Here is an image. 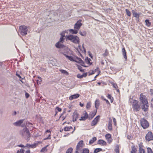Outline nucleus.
Listing matches in <instances>:
<instances>
[{"instance_id":"2f4dec72","label":"nucleus","mask_w":153,"mask_h":153,"mask_svg":"<svg viewBox=\"0 0 153 153\" xmlns=\"http://www.w3.org/2000/svg\"><path fill=\"white\" fill-rule=\"evenodd\" d=\"M134 101H137V100L133 99V97H132V98L130 97L129 100V102L132 104H134Z\"/></svg>"},{"instance_id":"e433bc0d","label":"nucleus","mask_w":153,"mask_h":153,"mask_svg":"<svg viewBox=\"0 0 153 153\" xmlns=\"http://www.w3.org/2000/svg\"><path fill=\"white\" fill-rule=\"evenodd\" d=\"M107 97L110 100L111 102H112L113 100V98L111 96V95L109 94H108L107 95Z\"/></svg>"},{"instance_id":"7ed1b4c3","label":"nucleus","mask_w":153,"mask_h":153,"mask_svg":"<svg viewBox=\"0 0 153 153\" xmlns=\"http://www.w3.org/2000/svg\"><path fill=\"white\" fill-rule=\"evenodd\" d=\"M64 50L62 51V53L69 60H72V51L67 47H65Z\"/></svg>"},{"instance_id":"423d86ee","label":"nucleus","mask_w":153,"mask_h":153,"mask_svg":"<svg viewBox=\"0 0 153 153\" xmlns=\"http://www.w3.org/2000/svg\"><path fill=\"white\" fill-rule=\"evenodd\" d=\"M139 103L137 101H134V104H132V108L134 111H137L140 109V106Z\"/></svg>"},{"instance_id":"c9c22d12","label":"nucleus","mask_w":153,"mask_h":153,"mask_svg":"<svg viewBox=\"0 0 153 153\" xmlns=\"http://www.w3.org/2000/svg\"><path fill=\"white\" fill-rule=\"evenodd\" d=\"M96 140L97 138L96 137H93L92 139L90 140L89 142V144H92Z\"/></svg>"},{"instance_id":"cd10ccee","label":"nucleus","mask_w":153,"mask_h":153,"mask_svg":"<svg viewBox=\"0 0 153 153\" xmlns=\"http://www.w3.org/2000/svg\"><path fill=\"white\" fill-rule=\"evenodd\" d=\"M78 30L76 29L74 30L71 29L69 30V31L71 33L73 34H76L78 33Z\"/></svg>"},{"instance_id":"4be33fe9","label":"nucleus","mask_w":153,"mask_h":153,"mask_svg":"<svg viewBox=\"0 0 153 153\" xmlns=\"http://www.w3.org/2000/svg\"><path fill=\"white\" fill-rule=\"evenodd\" d=\"M85 61L89 65H91L92 64L91 60L90 58L88 57L85 58Z\"/></svg>"},{"instance_id":"2eb2a0df","label":"nucleus","mask_w":153,"mask_h":153,"mask_svg":"<svg viewBox=\"0 0 153 153\" xmlns=\"http://www.w3.org/2000/svg\"><path fill=\"white\" fill-rule=\"evenodd\" d=\"M112 119L111 118H109V119L108 123V129L110 131H111L112 129Z\"/></svg>"},{"instance_id":"dca6fc26","label":"nucleus","mask_w":153,"mask_h":153,"mask_svg":"<svg viewBox=\"0 0 153 153\" xmlns=\"http://www.w3.org/2000/svg\"><path fill=\"white\" fill-rule=\"evenodd\" d=\"M79 114L75 112L73 116V121L74 122L76 121L78 117Z\"/></svg>"},{"instance_id":"f704fd0d","label":"nucleus","mask_w":153,"mask_h":153,"mask_svg":"<svg viewBox=\"0 0 153 153\" xmlns=\"http://www.w3.org/2000/svg\"><path fill=\"white\" fill-rule=\"evenodd\" d=\"M137 151V149L134 146H132L131 147V153H136Z\"/></svg>"},{"instance_id":"79ce46f5","label":"nucleus","mask_w":153,"mask_h":153,"mask_svg":"<svg viewBox=\"0 0 153 153\" xmlns=\"http://www.w3.org/2000/svg\"><path fill=\"white\" fill-rule=\"evenodd\" d=\"M105 137L107 140L108 139H110V138H111V135L109 134H107L105 136Z\"/></svg>"},{"instance_id":"9d476101","label":"nucleus","mask_w":153,"mask_h":153,"mask_svg":"<svg viewBox=\"0 0 153 153\" xmlns=\"http://www.w3.org/2000/svg\"><path fill=\"white\" fill-rule=\"evenodd\" d=\"M140 102L143 104L148 103V101L146 97L141 94L140 95Z\"/></svg>"},{"instance_id":"6e6d98bb","label":"nucleus","mask_w":153,"mask_h":153,"mask_svg":"<svg viewBox=\"0 0 153 153\" xmlns=\"http://www.w3.org/2000/svg\"><path fill=\"white\" fill-rule=\"evenodd\" d=\"M45 23H50V22H51V21L49 20V19L48 18V19H47L45 21Z\"/></svg>"},{"instance_id":"680f3d73","label":"nucleus","mask_w":153,"mask_h":153,"mask_svg":"<svg viewBox=\"0 0 153 153\" xmlns=\"http://www.w3.org/2000/svg\"><path fill=\"white\" fill-rule=\"evenodd\" d=\"M107 51H105V53L103 54V55L104 56H107Z\"/></svg>"},{"instance_id":"4468645a","label":"nucleus","mask_w":153,"mask_h":153,"mask_svg":"<svg viewBox=\"0 0 153 153\" xmlns=\"http://www.w3.org/2000/svg\"><path fill=\"white\" fill-rule=\"evenodd\" d=\"M83 141L82 140L80 141L78 143L76 148V150L77 151L79 149V148H82L83 146Z\"/></svg>"},{"instance_id":"4c0bfd02","label":"nucleus","mask_w":153,"mask_h":153,"mask_svg":"<svg viewBox=\"0 0 153 153\" xmlns=\"http://www.w3.org/2000/svg\"><path fill=\"white\" fill-rule=\"evenodd\" d=\"M102 150V149L101 148H97L95 149L94 152V153H97L98 152Z\"/></svg>"},{"instance_id":"69168bd1","label":"nucleus","mask_w":153,"mask_h":153,"mask_svg":"<svg viewBox=\"0 0 153 153\" xmlns=\"http://www.w3.org/2000/svg\"><path fill=\"white\" fill-rule=\"evenodd\" d=\"M16 75L17 76H18L20 78V79H22L21 77L20 76V75L19 74H18L17 73L16 74Z\"/></svg>"},{"instance_id":"393cba45","label":"nucleus","mask_w":153,"mask_h":153,"mask_svg":"<svg viewBox=\"0 0 153 153\" xmlns=\"http://www.w3.org/2000/svg\"><path fill=\"white\" fill-rule=\"evenodd\" d=\"M100 105V101L98 99L96 100L95 102V106L97 109H98Z\"/></svg>"},{"instance_id":"a878e982","label":"nucleus","mask_w":153,"mask_h":153,"mask_svg":"<svg viewBox=\"0 0 153 153\" xmlns=\"http://www.w3.org/2000/svg\"><path fill=\"white\" fill-rule=\"evenodd\" d=\"M139 153H145L144 150L143 148V146L140 144L139 145Z\"/></svg>"},{"instance_id":"a211bd4d","label":"nucleus","mask_w":153,"mask_h":153,"mask_svg":"<svg viewBox=\"0 0 153 153\" xmlns=\"http://www.w3.org/2000/svg\"><path fill=\"white\" fill-rule=\"evenodd\" d=\"M142 109L144 111H146L148 110L149 105L148 103L143 104Z\"/></svg>"},{"instance_id":"5fc2aeb1","label":"nucleus","mask_w":153,"mask_h":153,"mask_svg":"<svg viewBox=\"0 0 153 153\" xmlns=\"http://www.w3.org/2000/svg\"><path fill=\"white\" fill-rule=\"evenodd\" d=\"M56 109L58 111H61L62 110V109L61 108H59L58 107H57L56 108Z\"/></svg>"},{"instance_id":"bb28decb","label":"nucleus","mask_w":153,"mask_h":153,"mask_svg":"<svg viewBox=\"0 0 153 153\" xmlns=\"http://www.w3.org/2000/svg\"><path fill=\"white\" fill-rule=\"evenodd\" d=\"M59 71L62 74L68 76V73L65 70L60 69L59 70Z\"/></svg>"},{"instance_id":"052dcab7","label":"nucleus","mask_w":153,"mask_h":153,"mask_svg":"<svg viewBox=\"0 0 153 153\" xmlns=\"http://www.w3.org/2000/svg\"><path fill=\"white\" fill-rule=\"evenodd\" d=\"M51 138V134H49L48 136V137L46 139H45V140L48 139H50Z\"/></svg>"},{"instance_id":"a18cd8bd","label":"nucleus","mask_w":153,"mask_h":153,"mask_svg":"<svg viewBox=\"0 0 153 153\" xmlns=\"http://www.w3.org/2000/svg\"><path fill=\"white\" fill-rule=\"evenodd\" d=\"M147 153H153L152 151L150 148H147Z\"/></svg>"},{"instance_id":"f8f14e48","label":"nucleus","mask_w":153,"mask_h":153,"mask_svg":"<svg viewBox=\"0 0 153 153\" xmlns=\"http://www.w3.org/2000/svg\"><path fill=\"white\" fill-rule=\"evenodd\" d=\"M100 117V116L99 115L97 116L92 121L91 123V125L92 126H94L98 122Z\"/></svg>"},{"instance_id":"4d7b16f0","label":"nucleus","mask_w":153,"mask_h":153,"mask_svg":"<svg viewBox=\"0 0 153 153\" xmlns=\"http://www.w3.org/2000/svg\"><path fill=\"white\" fill-rule=\"evenodd\" d=\"M18 146L19 147H22V148L25 147V146L23 145H22V144H20V145H18Z\"/></svg>"},{"instance_id":"473e14b6","label":"nucleus","mask_w":153,"mask_h":153,"mask_svg":"<svg viewBox=\"0 0 153 153\" xmlns=\"http://www.w3.org/2000/svg\"><path fill=\"white\" fill-rule=\"evenodd\" d=\"M83 45H84L83 44V45H82V48L81 46L79 45V46H78V48L80 51H81L82 52L84 51L85 52H86L85 50V48L84 47Z\"/></svg>"},{"instance_id":"c85d7f7f","label":"nucleus","mask_w":153,"mask_h":153,"mask_svg":"<svg viewBox=\"0 0 153 153\" xmlns=\"http://www.w3.org/2000/svg\"><path fill=\"white\" fill-rule=\"evenodd\" d=\"M96 112H97V111H96V112H95L94 113L93 112L89 116H88V119L89 120H91L92 118H93L95 116V115H96Z\"/></svg>"},{"instance_id":"39448f33","label":"nucleus","mask_w":153,"mask_h":153,"mask_svg":"<svg viewBox=\"0 0 153 153\" xmlns=\"http://www.w3.org/2000/svg\"><path fill=\"white\" fill-rule=\"evenodd\" d=\"M19 28V32L22 36L26 35L30 32L29 28L25 26H20Z\"/></svg>"},{"instance_id":"bf43d9fd","label":"nucleus","mask_w":153,"mask_h":153,"mask_svg":"<svg viewBox=\"0 0 153 153\" xmlns=\"http://www.w3.org/2000/svg\"><path fill=\"white\" fill-rule=\"evenodd\" d=\"M94 71H92L91 72V73H89V75L90 76L91 75H92L93 74H94Z\"/></svg>"},{"instance_id":"7c9ffc66","label":"nucleus","mask_w":153,"mask_h":153,"mask_svg":"<svg viewBox=\"0 0 153 153\" xmlns=\"http://www.w3.org/2000/svg\"><path fill=\"white\" fill-rule=\"evenodd\" d=\"M73 128L72 127L70 126H66L64 128V130L65 131H69Z\"/></svg>"},{"instance_id":"13d9d810","label":"nucleus","mask_w":153,"mask_h":153,"mask_svg":"<svg viewBox=\"0 0 153 153\" xmlns=\"http://www.w3.org/2000/svg\"><path fill=\"white\" fill-rule=\"evenodd\" d=\"M25 95V96H26V97L27 98H28V97H29V94L27 93H26Z\"/></svg>"},{"instance_id":"e2e57ef3","label":"nucleus","mask_w":153,"mask_h":153,"mask_svg":"<svg viewBox=\"0 0 153 153\" xmlns=\"http://www.w3.org/2000/svg\"><path fill=\"white\" fill-rule=\"evenodd\" d=\"M87 73H84V74H83V77H86V76H87Z\"/></svg>"},{"instance_id":"72a5a7b5","label":"nucleus","mask_w":153,"mask_h":153,"mask_svg":"<svg viewBox=\"0 0 153 153\" xmlns=\"http://www.w3.org/2000/svg\"><path fill=\"white\" fill-rule=\"evenodd\" d=\"M145 22L146 23V25L148 27H150L151 25V23L149 22V21L148 19H146Z\"/></svg>"},{"instance_id":"5701e85b","label":"nucleus","mask_w":153,"mask_h":153,"mask_svg":"<svg viewBox=\"0 0 153 153\" xmlns=\"http://www.w3.org/2000/svg\"><path fill=\"white\" fill-rule=\"evenodd\" d=\"M122 54L124 58L126 60L127 59V57L126 56V50L124 48H123L122 49Z\"/></svg>"},{"instance_id":"603ef678","label":"nucleus","mask_w":153,"mask_h":153,"mask_svg":"<svg viewBox=\"0 0 153 153\" xmlns=\"http://www.w3.org/2000/svg\"><path fill=\"white\" fill-rule=\"evenodd\" d=\"M113 87L115 88V89H116L117 87V85L116 83H113Z\"/></svg>"},{"instance_id":"b1692460","label":"nucleus","mask_w":153,"mask_h":153,"mask_svg":"<svg viewBox=\"0 0 153 153\" xmlns=\"http://www.w3.org/2000/svg\"><path fill=\"white\" fill-rule=\"evenodd\" d=\"M36 144H33L32 145L29 144H27L25 146V147H26L28 148H34L36 147Z\"/></svg>"},{"instance_id":"8fccbe9b","label":"nucleus","mask_w":153,"mask_h":153,"mask_svg":"<svg viewBox=\"0 0 153 153\" xmlns=\"http://www.w3.org/2000/svg\"><path fill=\"white\" fill-rule=\"evenodd\" d=\"M113 121L114 123V124L115 126L116 125V120L114 118H113Z\"/></svg>"},{"instance_id":"0e129e2a","label":"nucleus","mask_w":153,"mask_h":153,"mask_svg":"<svg viewBox=\"0 0 153 153\" xmlns=\"http://www.w3.org/2000/svg\"><path fill=\"white\" fill-rule=\"evenodd\" d=\"M151 105H153V98H152L151 100Z\"/></svg>"},{"instance_id":"ddd939ff","label":"nucleus","mask_w":153,"mask_h":153,"mask_svg":"<svg viewBox=\"0 0 153 153\" xmlns=\"http://www.w3.org/2000/svg\"><path fill=\"white\" fill-rule=\"evenodd\" d=\"M24 121V119L19 120L13 123V124L16 126H19L23 123Z\"/></svg>"},{"instance_id":"f03ea898","label":"nucleus","mask_w":153,"mask_h":153,"mask_svg":"<svg viewBox=\"0 0 153 153\" xmlns=\"http://www.w3.org/2000/svg\"><path fill=\"white\" fill-rule=\"evenodd\" d=\"M29 125H32L33 124L32 123H30L28 122H26V124H24V125H25L26 127L24 128L20 132V134L25 138H28L30 137V133L28 129L26 127H29Z\"/></svg>"},{"instance_id":"774afa93","label":"nucleus","mask_w":153,"mask_h":153,"mask_svg":"<svg viewBox=\"0 0 153 153\" xmlns=\"http://www.w3.org/2000/svg\"><path fill=\"white\" fill-rule=\"evenodd\" d=\"M79 105H80L81 106V107H83V104H82L81 102H80V103H79Z\"/></svg>"},{"instance_id":"412c9836","label":"nucleus","mask_w":153,"mask_h":153,"mask_svg":"<svg viewBox=\"0 0 153 153\" xmlns=\"http://www.w3.org/2000/svg\"><path fill=\"white\" fill-rule=\"evenodd\" d=\"M17 153H24V150L23 149H21L20 150H18ZM25 153H30V151L29 150H27Z\"/></svg>"},{"instance_id":"58836bf2","label":"nucleus","mask_w":153,"mask_h":153,"mask_svg":"<svg viewBox=\"0 0 153 153\" xmlns=\"http://www.w3.org/2000/svg\"><path fill=\"white\" fill-rule=\"evenodd\" d=\"M79 34L82 35V36H85L86 34V33L85 31H83V32H82L81 31H80L79 32Z\"/></svg>"},{"instance_id":"3c124183","label":"nucleus","mask_w":153,"mask_h":153,"mask_svg":"<svg viewBox=\"0 0 153 153\" xmlns=\"http://www.w3.org/2000/svg\"><path fill=\"white\" fill-rule=\"evenodd\" d=\"M107 140L109 143H111L112 141V140L111 138H110V139H107Z\"/></svg>"},{"instance_id":"de8ad7c7","label":"nucleus","mask_w":153,"mask_h":153,"mask_svg":"<svg viewBox=\"0 0 153 153\" xmlns=\"http://www.w3.org/2000/svg\"><path fill=\"white\" fill-rule=\"evenodd\" d=\"M119 146L118 145H117L115 149V151L116 153H119V150H118Z\"/></svg>"},{"instance_id":"49530a36","label":"nucleus","mask_w":153,"mask_h":153,"mask_svg":"<svg viewBox=\"0 0 153 153\" xmlns=\"http://www.w3.org/2000/svg\"><path fill=\"white\" fill-rule=\"evenodd\" d=\"M91 104L90 102H88L86 105V108L87 109H88L90 108L91 107Z\"/></svg>"},{"instance_id":"1a4fd4ad","label":"nucleus","mask_w":153,"mask_h":153,"mask_svg":"<svg viewBox=\"0 0 153 153\" xmlns=\"http://www.w3.org/2000/svg\"><path fill=\"white\" fill-rule=\"evenodd\" d=\"M146 140L147 141H149L153 140V135L151 131H149L145 137Z\"/></svg>"},{"instance_id":"09e8293b","label":"nucleus","mask_w":153,"mask_h":153,"mask_svg":"<svg viewBox=\"0 0 153 153\" xmlns=\"http://www.w3.org/2000/svg\"><path fill=\"white\" fill-rule=\"evenodd\" d=\"M77 77L78 78H80V79L82 78H83V74L81 75L80 74H78L77 75Z\"/></svg>"},{"instance_id":"20e7f679","label":"nucleus","mask_w":153,"mask_h":153,"mask_svg":"<svg viewBox=\"0 0 153 153\" xmlns=\"http://www.w3.org/2000/svg\"><path fill=\"white\" fill-rule=\"evenodd\" d=\"M65 35L66 40H68L76 44H79V39L76 36L72 35Z\"/></svg>"},{"instance_id":"9b49d317","label":"nucleus","mask_w":153,"mask_h":153,"mask_svg":"<svg viewBox=\"0 0 153 153\" xmlns=\"http://www.w3.org/2000/svg\"><path fill=\"white\" fill-rule=\"evenodd\" d=\"M81 22V20H79L77 22L74 26L75 29H76L78 30L80 28L81 26L82 25Z\"/></svg>"},{"instance_id":"37998d69","label":"nucleus","mask_w":153,"mask_h":153,"mask_svg":"<svg viewBox=\"0 0 153 153\" xmlns=\"http://www.w3.org/2000/svg\"><path fill=\"white\" fill-rule=\"evenodd\" d=\"M126 14L128 16H131V13L130 12L128 9H126Z\"/></svg>"},{"instance_id":"aec40b11","label":"nucleus","mask_w":153,"mask_h":153,"mask_svg":"<svg viewBox=\"0 0 153 153\" xmlns=\"http://www.w3.org/2000/svg\"><path fill=\"white\" fill-rule=\"evenodd\" d=\"M98 144L102 146H106V143L103 140H100L98 141Z\"/></svg>"},{"instance_id":"c756f323","label":"nucleus","mask_w":153,"mask_h":153,"mask_svg":"<svg viewBox=\"0 0 153 153\" xmlns=\"http://www.w3.org/2000/svg\"><path fill=\"white\" fill-rule=\"evenodd\" d=\"M132 13L134 17L136 18H139L140 16L139 13H138L137 12H135L134 10H133L132 11Z\"/></svg>"},{"instance_id":"f3484780","label":"nucleus","mask_w":153,"mask_h":153,"mask_svg":"<svg viewBox=\"0 0 153 153\" xmlns=\"http://www.w3.org/2000/svg\"><path fill=\"white\" fill-rule=\"evenodd\" d=\"M79 96V94H74L72 95L71 96L69 97V99L70 100H72L75 99H76Z\"/></svg>"},{"instance_id":"a19ab883","label":"nucleus","mask_w":153,"mask_h":153,"mask_svg":"<svg viewBox=\"0 0 153 153\" xmlns=\"http://www.w3.org/2000/svg\"><path fill=\"white\" fill-rule=\"evenodd\" d=\"M48 146V145H47L46 147H45L42 149L41 150V152H45L47 151V147Z\"/></svg>"},{"instance_id":"6e6552de","label":"nucleus","mask_w":153,"mask_h":153,"mask_svg":"<svg viewBox=\"0 0 153 153\" xmlns=\"http://www.w3.org/2000/svg\"><path fill=\"white\" fill-rule=\"evenodd\" d=\"M73 59L72 60H70V61H73V62H75L77 63H81V65L83 66L84 67H87L88 66H86L85 65H84V63L83 62L82 60V59L80 58H76L75 57H74L73 56H72V58Z\"/></svg>"},{"instance_id":"0eeeda50","label":"nucleus","mask_w":153,"mask_h":153,"mask_svg":"<svg viewBox=\"0 0 153 153\" xmlns=\"http://www.w3.org/2000/svg\"><path fill=\"white\" fill-rule=\"evenodd\" d=\"M141 125L143 128L146 129L149 126V124L147 120L144 119H141L140 120Z\"/></svg>"},{"instance_id":"864d4df0","label":"nucleus","mask_w":153,"mask_h":153,"mask_svg":"<svg viewBox=\"0 0 153 153\" xmlns=\"http://www.w3.org/2000/svg\"><path fill=\"white\" fill-rule=\"evenodd\" d=\"M127 137L128 139L130 140H131L132 138V137L131 136L129 135H127Z\"/></svg>"},{"instance_id":"c03bdc74","label":"nucleus","mask_w":153,"mask_h":153,"mask_svg":"<svg viewBox=\"0 0 153 153\" xmlns=\"http://www.w3.org/2000/svg\"><path fill=\"white\" fill-rule=\"evenodd\" d=\"M89 150L87 149H83L82 153H89Z\"/></svg>"},{"instance_id":"f257e3e1","label":"nucleus","mask_w":153,"mask_h":153,"mask_svg":"<svg viewBox=\"0 0 153 153\" xmlns=\"http://www.w3.org/2000/svg\"><path fill=\"white\" fill-rule=\"evenodd\" d=\"M68 34V31L66 30L63 31L60 33L61 37L59 41L56 44V47L59 48H64L65 46L62 44V43L64 42L65 39H66L65 35H67Z\"/></svg>"},{"instance_id":"338daca9","label":"nucleus","mask_w":153,"mask_h":153,"mask_svg":"<svg viewBox=\"0 0 153 153\" xmlns=\"http://www.w3.org/2000/svg\"><path fill=\"white\" fill-rule=\"evenodd\" d=\"M101 98H102V100H106V99H105V98H104V97L103 96H102L101 97Z\"/></svg>"},{"instance_id":"6ab92c4d","label":"nucleus","mask_w":153,"mask_h":153,"mask_svg":"<svg viewBox=\"0 0 153 153\" xmlns=\"http://www.w3.org/2000/svg\"><path fill=\"white\" fill-rule=\"evenodd\" d=\"M88 114L86 113V112H85V114L84 116H82L81 117V118L79 119V120L80 121H84L86 119L88 118Z\"/></svg>"},{"instance_id":"ea45409f","label":"nucleus","mask_w":153,"mask_h":153,"mask_svg":"<svg viewBox=\"0 0 153 153\" xmlns=\"http://www.w3.org/2000/svg\"><path fill=\"white\" fill-rule=\"evenodd\" d=\"M73 149L71 148H70L67 150L66 153H72Z\"/></svg>"}]
</instances>
